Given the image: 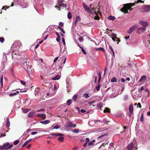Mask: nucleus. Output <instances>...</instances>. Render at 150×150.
<instances>
[{
	"label": "nucleus",
	"instance_id": "f257e3e1",
	"mask_svg": "<svg viewBox=\"0 0 150 150\" xmlns=\"http://www.w3.org/2000/svg\"><path fill=\"white\" fill-rule=\"evenodd\" d=\"M23 59L24 61L23 67L25 69L28 74L30 76V74H31L33 73L34 70L32 69V66L30 64L26 55L24 56Z\"/></svg>",
	"mask_w": 150,
	"mask_h": 150
},
{
	"label": "nucleus",
	"instance_id": "f03ea898",
	"mask_svg": "<svg viewBox=\"0 0 150 150\" xmlns=\"http://www.w3.org/2000/svg\"><path fill=\"white\" fill-rule=\"evenodd\" d=\"M76 125L75 124H73L70 121L66 123L65 126V127L67 129H68L69 127L74 128L76 127Z\"/></svg>",
	"mask_w": 150,
	"mask_h": 150
},
{
	"label": "nucleus",
	"instance_id": "7ed1b4c3",
	"mask_svg": "<svg viewBox=\"0 0 150 150\" xmlns=\"http://www.w3.org/2000/svg\"><path fill=\"white\" fill-rule=\"evenodd\" d=\"M111 35L112 37V38L114 41H117V44H118L119 42H120V39L117 37L116 34L112 33Z\"/></svg>",
	"mask_w": 150,
	"mask_h": 150
},
{
	"label": "nucleus",
	"instance_id": "20e7f679",
	"mask_svg": "<svg viewBox=\"0 0 150 150\" xmlns=\"http://www.w3.org/2000/svg\"><path fill=\"white\" fill-rule=\"evenodd\" d=\"M4 148V149H11L13 147V144L10 145V144L7 142L3 144Z\"/></svg>",
	"mask_w": 150,
	"mask_h": 150
},
{
	"label": "nucleus",
	"instance_id": "39448f33",
	"mask_svg": "<svg viewBox=\"0 0 150 150\" xmlns=\"http://www.w3.org/2000/svg\"><path fill=\"white\" fill-rule=\"evenodd\" d=\"M138 27L137 25H134L130 27L127 31V33H131L132 31L135 29L138 28Z\"/></svg>",
	"mask_w": 150,
	"mask_h": 150
},
{
	"label": "nucleus",
	"instance_id": "423d86ee",
	"mask_svg": "<svg viewBox=\"0 0 150 150\" xmlns=\"http://www.w3.org/2000/svg\"><path fill=\"white\" fill-rule=\"evenodd\" d=\"M83 6L84 9L86 11L90 13H93V12L92 11V10H91L90 8L88 7V6L84 3L83 4Z\"/></svg>",
	"mask_w": 150,
	"mask_h": 150
},
{
	"label": "nucleus",
	"instance_id": "0eeeda50",
	"mask_svg": "<svg viewBox=\"0 0 150 150\" xmlns=\"http://www.w3.org/2000/svg\"><path fill=\"white\" fill-rule=\"evenodd\" d=\"M123 6L120 9V11L122 12H124V13L126 14L128 13L127 8V7H125L124 4L123 5Z\"/></svg>",
	"mask_w": 150,
	"mask_h": 150
},
{
	"label": "nucleus",
	"instance_id": "6e6552de",
	"mask_svg": "<svg viewBox=\"0 0 150 150\" xmlns=\"http://www.w3.org/2000/svg\"><path fill=\"white\" fill-rule=\"evenodd\" d=\"M146 29V28H144L142 27L138 28L137 29V33L138 34H140L142 33Z\"/></svg>",
	"mask_w": 150,
	"mask_h": 150
},
{
	"label": "nucleus",
	"instance_id": "1a4fd4ad",
	"mask_svg": "<svg viewBox=\"0 0 150 150\" xmlns=\"http://www.w3.org/2000/svg\"><path fill=\"white\" fill-rule=\"evenodd\" d=\"M139 23L141 25L145 27H147L149 25L148 23L147 22L143 21L142 20L139 21Z\"/></svg>",
	"mask_w": 150,
	"mask_h": 150
},
{
	"label": "nucleus",
	"instance_id": "9d476101",
	"mask_svg": "<svg viewBox=\"0 0 150 150\" xmlns=\"http://www.w3.org/2000/svg\"><path fill=\"white\" fill-rule=\"evenodd\" d=\"M35 116L40 117L42 119H44L46 118V115L44 114H38L36 115Z\"/></svg>",
	"mask_w": 150,
	"mask_h": 150
},
{
	"label": "nucleus",
	"instance_id": "9b49d317",
	"mask_svg": "<svg viewBox=\"0 0 150 150\" xmlns=\"http://www.w3.org/2000/svg\"><path fill=\"white\" fill-rule=\"evenodd\" d=\"M51 70L50 67L49 66H47V67L44 70L45 73L47 75H48L50 73V71Z\"/></svg>",
	"mask_w": 150,
	"mask_h": 150
},
{
	"label": "nucleus",
	"instance_id": "f8f14e48",
	"mask_svg": "<svg viewBox=\"0 0 150 150\" xmlns=\"http://www.w3.org/2000/svg\"><path fill=\"white\" fill-rule=\"evenodd\" d=\"M144 12L148 11H150V6H145L143 8Z\"/></svg>",
	"mask_w": 150,
	"mask_h": 150
},
{
	"label": "nucleus",
	"instance_id": "ddd939ff",
	"mask_svg": "<svg viewBox=\"0 0 150 150\" xmlns=\"http://www.w3.org/2000/svg\"><path fill=\"white\" fill-rule=\"evenodd\" d=\"M146 79V76L145 75H143L139 80V82H144Z\"/></svg>",
	"mask_w": 150,
	"mask_h": 150
},
{
	"label": "nucleus",
	"instance_id": "4468645a",
	"mask_svg": "<svg viewBox=\"0 0 150 150\" xmlns=\"http://www.w3.org/2000/svg\"><path fill=\"white\" fill-rule=\"evenodd\" d=\"M133 147V144L131 142L128 144L127 146V148L128 150H132Z\"/></svg>",
	"mask_w": 150,
	"mask_h": 150
},
{
	"label": "nucleus",
	"instance_id": "2eb2a0df",
	"mask_svg": "<svg viewBox=\"0 0 150 150\" xmlns=\"http://www.w3.org/2000/svg\"><path fill=\"white\" fill-rule=\"evenodd\" d=\"M35 112V111L31 112H30L28 114V117L30 118H33L34 117V114Z\"/></svg>",
	"mask_w": 150,
	"mask_h": 150
},
{
	"label": "nucleus",
	"instance_id": "dca6fc26",
	"mask_svg": "<svg viewBox=\"0 0 150 150\" xmlns=\"http://www.w3.org/2000/svg\"><path fill=\"white\" fill-rule=\"evenodd\" d=\"M96 76H94L93 77L92 80L91 81V84H93L96 83Z\"/></svg>",
	"mask_w": 150,
	"mask_h": 150
},
{
	"label": "nucleus",
	"instance_id": "f3484780",
	"mask_svg": "<svg viewBox=\"0 0 150 150\" xmlns=\"http://www.w3.org/2000/svg\"><path fill=\"white\" fill-rule=\"evenodd\" d=\"M60 60H61L62 63L64 64L66 62V58L64 56H62L60 58Z\"/></svg>",
	"mask_w": 150,
	"mask_h": 150
},
{
	"label": "nucleus",
	"instance_id": "a211bd4d",
	"mask_svg": "<svg viewBox=\"0 0 150 150\" xmlns=\"http://www.w3.org/2000/svg\"><path fill=\"white\" fill-rule=\"evenodd\" d=\"M40 122L43 124L46 125L50 122V121L49 120H46L44 121H40Z\"/></svg>",
	"mask_w": 150,
	"mask_h": 150
},
{
	"label": "nucleus",
	"instance_id": "6ab92c4d",
	"mask_svg": "<svg viewBox=\"0 0 150 150\" xmlns=\"http://www.w3.org/2000/svg\"><path fill=\"white\" fill-rule=\"evenodd\" d=\"M133 105L132 104H131L129 105V110L131 114L133 112Z\"/></svg>",
	"mask_w": 150,
	"mask_h": 150
},
{
	"label": "nucleus",
	"instance_id": "aec40b11",
	"mask_svg": "<svg viewBox=\"0 0 150 150\" xmlns=\"http://www.w3.org/2000/svg\"><path fill=\"white\" fill-rule=\"evenodd\" d=\"M81 18L79 16H77L76 19L75 25H76V23L81 21Z\"/></svg>",
	"mask_w": 150,
	"mask_h": 150
},
{
	"label": "nucleus",
	"instance_id": "412c9836",
	"mask_svg": "<svg viewBox=\"0 0 150 150\" xmlns=\"http://www.w3.org/2000/svg\"><path fill=\"white\" fill-rule=\"evenodd\" d=\"M125 7H127V9L130 10V11H132L133 8H132V7L130 6V5L127 6V4H124Z\"/></svg>",
	"mask_w": 150,
	"mask_h": 150
},
{
	"label": "nucleus",
	"instance_id": "4be33fe9",
	"mask_svg": "<svg viewBox=\"0 0 150 150\" xmlns=\"http://www.w3.org/2000/svg\"><path fill=\"white\" fill-rule=\"evenodd\" d=\"M10 126V122L9 121V119L8 117L7 118V122L6 123V126L8 127H9Z\"/></svg>",
	"mask_w": 150,
	"mask_h": 150
},
{
	"label": "nucleus",
	"instance_id": "5701e85b",
	"mask_svg": "<svg viewBox=\"0 0 150 150\" xmlns=\"http://www.w3.org/2000/svg\"><path fill=\"white\" fill-rule=\"evenodd\" d=\"M19 93V92L18 91H17L16 92L12 93H10L9 94V96H13L16 95L17 94H18Z\"/></svg>",
	"mask_w": 150,
	"mask_h": 150
},
{
	"label": "nucleus",
	"instance_id": "b1692460",
	"mask_svg": "<svg viewBox=\"0 0 150 150\" xmlns=\"http://www.w3.org/2000/svg\"><path fill=\"white\" fill-rule=\"evenodd\" d=\"M60 77V76L59 75H57L55 77L53 78L52 79V80H58L59 79Z\"/></svg>",
	"mask_w": 150,
	"mask_h": 150
},
{
	"label": "nucleus",
	"instance_id": "393cba45",
	"mask_svg": "<svg viewBox=\"0 0 150 150\" xmlns=\"http://www.w3.org/2000/svg\"><path fill=\"white\" fill-rule=\"evenodd\" d=\"M83 96L87 99L89 98L90 96L88 93H85L83 94Z\"/></svg>",
	"mask_w": 150,
	"mask_h": 150
},
{
	"label": "nucleus",
	"instance_id": "a878e982",
	"mask_svg": "<svg viewBox=\"0 0 150 150\" xmlns=\"http://www.w3.org/2000/svg\"><path fill=\"white\" fill-rule=\"evenodd\" d=\"M104 113L110 112V109L108 108H106L103 111Z\"/></svg>",
	"mask_w": 150,
	"mask_h": 150
},
{
	"label": "nucleus",
	"instance_id": "bb28decb",
	"mask_svg": "<svg viewBox=\"0 0 150 150\" xmlns=\"http://www.w3.org/2000/svg\"><path fill=\"white\" fill-rule=\"evenodd\" d=\"M98 76L99 77L98 83H99L100 80L101 79V72H99L98 74Z\"/></svg>",
	"mask_w": 150,
	"mask_h": 150
},
{
	"label": "nucleus",
	"instance_id": "cd10ccee",
	"mask_svg": "<svg viewBox=\"0 0 150 150\" xmlns=\"http://www.w3.org/2000/svg\"><path fill=\"white\" fill-rule=\"evenodd\" d=\"M127 4V6L130 5V6L132 7L136 5L137 3H135V1L134 2V3H127L126 4Z\"/></svg>",
	"mask_w": 150,
	"mask_h": 150
},
{
	"label": "nucleus",
	"instance_id": "c85d7f7f",
	"mask_svg": "<svg viewBox=\"0 0 150 150\" xmlns=\"http://www.w3.org/2000/svg\"><path fill=\"white\" fill-rule=\"evenodd\" d=\"M51 134L52 136H63V134L61 133H57V134Z\"/></svg>",
	"mask_w": 150,
	"mask_h": 150
},
{
	"label": "nucleus",
	"instance_id": "c756f323",
	"mask_svg": "<svg viewBox=\"0 0 150 150\" xmlns=\"http://www.w3.org/2000/svg\"><path fill=\"white\" fill-rule=\"evenodd\" d=\"M109 49L110 50L112 53V55H113V56L114 57H115L114 52V50H113L112 47L110 45V46H109Z\"/></svg>",
	"mask_w": 150,
	"mask_h": 150
},
{
	"label": "nucleus",
	"instance_id": "7c9ffc66",
	"mask_svg": "<svg viewBox=\"0 0 150 150\" xmlns=\"http://www.w3.org/2000/svg\"><path fill=\"white\" fill-rule=\"evenodd\" d=\"M108 18L109 20L114 21L115 19V16H110L108 17Z\"/></svg>",
	"mask_w": 150,
	"mask_h": 150
},
{
	"label": "nucleus",
	"instance_id": "2f4dec72",
	"mask_svg": "<svg viewBox=\"0 0 150 150\" xmlns=\"http://www.w3.org/2000/svg\"><path fill=\"white\" fill-rule=\"evenodd\" d=\"M30 110V109L26 108L23 110V112L24 113H26L28 112Z\"/></svg>",
	"mask_w": 150,
	"mask_h": 150
},
{
	"label": "nucleus",
	"instance_id": "473e14b6",
	"mask_svg": "<svg viewBox=\"0 0 150 150\" xmlns=\"http://www.w3.org/2000/svg\"><path fill=\"white\" fill-rule=\"evenodd\" d=\"M72 103V101L71 99L68 100H67V105L69 106V105Z\"/></svg>",
	"mask_w": 150,
	"mask_h": 150
},
{
	"label": "nucleus",
	"instance_id": "72a5a7b5",
	"mask_svg": "<svg viewBox=\"0 0 150 150\" xmlns=\"http://www.w3.org/2000/svg\"><path fill=\"white\" fill-rule=\"evenodd\" d=\"M140 120V121L142 122H143L144 121V114L143 113H142L141 114Z\"/></svg>",
	"mask_w": 150,
	"mask_h": 150
},
{
	"label": "nucleus",
	"instance_id": "f704fd0d",
	"mask_svg": "<svg viewBox=\"0 0 150 150\" xmlns=\"http://www.w3.org/2000/svg\"><path fill=\"white\" fill-rule=\"evenodd\" d=\"M58 140L61 142H63L64 139V138L63 137L60 136L58 138Z\"/></svg>",
	"mask_w": 150,
	"mask_h": 150
},
{
	"label": "nucleus",
	"instance_id": "c9c22d12",
	"mask_svg": "<svg viewBox=\"0 0 150 150\" xmlns=\"http://www.w3.org/2000/svg\"><path fill=\"white\" fill-rule=\"evenodd\" d=\"M60 30V31L62 32L63 34H65V31L63 30V29L61 28L60 27L58 26L57 27Z\"/></svg>",
	"mask_w": 150,
	"mask_h": 150
},
{
	"label": "nucleus",
	"instance_id": "e433bc0d",
	"mask_svg": "<svg viewBox=\"0 0 150 150\" xmlns=\"http://www.w3.org/2000/svg\"><path fill=\"white\" fill-rule=\"evenodd\" d=\"M77 97H78L77 95H74L72 98V99H73V100L74 101H75L77 100L76 99H77Z\"/></svg>",
	"mask_w": 150,
	"mask_h": 150
},
{
	"label": "nucleus",
	"instance_id": "4c0bfd02",
	"mask_svg": "<svg viewBox=\"0 0 150 150\" xmlns=\"http://www.w3.org/2000/svg\"><path fill=\"white\" fill-rule=\"evenodd\" d=\"M117 81V78L116 77H114L112 78L111 80V82H116Z\"/></svg>",
	"mask_w": 150,
	"mask_h": 150
},
{
	"label": "nucleus",
	"instance_id": "58836bf2",
	"mask_svg": "<svg viewBox=\"0 0 150 150\" xmlns=\"http://www.w3.org/2000/svg\"><path fill=\"white\" fill-rule=\"evenodd\" d=\"M95 50L96 51H97L98 50H100V51H105L103 47H100V48H96V49Z\"/></svg>",
	"mask_w": 150,
	"mask_h": 150
},
{
	"label": "nucleus",
	"instance_id": "ea45409f",
	"mask_svg": "<svg viewBox=\"0 0 150 150\" xmlns=\"http://www.w3.org/2000/svg\"><path fill=\"white\" fill-rule=\"evenodd\" d=\"M68 18L69 19H70L71 18L72 16L71 14V13L70 12H69L67 14Z\"/></svg>",
	"mask_w": 150,
	"mask_h": 150
},
{
	"label": "nucleus",
	"instance_id": "a19ab883",
	"mask_svg": "<svg viewBox=\"0 0 150 150\" xmlns=\"http://www.w3.org/2000/svg\"><path fill=\"white\" fill-rule=\"evenodd\" d=\"M102 103H100L98 104L97 105V107L99 108H100L102 107Z\"/></svg>",
	"mask_w": 150,
	"mask_h": 150
},
{
	"label": "nucleus",
	"instance_id": "79ce46f5",
	"mask_svg": "<svg viewBox=\"0 0 150 150\" xmlns=\"http://www.w3.org/2000/svg\"><path fill=\"white\" fill-rule=\"evenodd\" d=\"M63 3V1L62 0H58V3L59 5H60Z\"/></svg>",
	"mask_w": 150,
	"mask_h": 150
},
{
	"label": "nucleus",
	"instance_id": "37998d69",
	"mask_svg": "<svg viewBox=\"0 0 150 150\" xmlns=\"http://www.w3.org/2000/svg\"><path fill=\"white\" fill-rule=\"evenodd\" d=\"M19 142V140H16L13 143L15 145H17Z\"/></svg>",
	"mask_w": 150,
	"mask_h": 150
},
{
	"label": "nucleus",
	"instance_id": "c03bdc74",
	"mask_svg": "<svg viewBox=\"0 0 150 150\" xmlns=\"http://www.w3.org/2000/svg\"><path fill=\"white\" fill-rule=\"evenodd\" d=\"M144 91L146 93H147V97H149V92L148 89L146 88L145 90Z\"/></svg>",
	"mask_w": 150,
	"mask_h": 150
},
{
	"label": "nucleus",
	"instance_id": "a18cd8bd",
	"mask_svg": "<svg viewBox=\"0 0 150 150\" xmlns=\"http://www.w3.org/2000/svg\"><path fill=\"white\" fill-rule=\"evenodd\" d=\"M72 132L74 133H78L79 132V129H75L74 130H72Z\"/></svg>",
	"mask_w": 150,
	"mask_h": 150
},
{
	"label": "nucleus",
	"instance_id": "49530a36",
	"mask_svg": "<svg viewBox=\"0 0 150 150\" xmlns=\"http://www.w3.org/2000/svg\"><path fill=\"white\" fill-rule=\"evenodd\" d=\"M81 49L82 52L85 55L86 54V52L85 51V50L82 47H81Z\"/></svg>",
	"mask_w": 150,
	"mask_h": 150
},
{
	"label": "nucleus",
	"instance_id": "de8ad7c7",
	"mask_svg": "<svg viewBox=\"0 0 150 150\" xmlns=\"http://www.w3.org/2000/svg\"><path fill=\"white\" fill-rule=\"evenodd\" d=\"M78 40L80 42H81V41H83V39L82 37L80 36L78 38Z\"/></svg>",
	"mask_w": 150,
	"mask_h": 150
},
{
	"label": "nucleus",
	"instance_id": "09e8293b",
	"mask_svg": "<svg viewBox=\"0 0 150 150\" xmlns=\"http://www.w3.org/2000/svg\"><path fill=\"white\" fill-rule=\"evenodd\" d=\"M60 127L57 124L56 125L54 126L53 128V129H58L60 128Z\"/></svg>",
	"mask_w": 150,
	"mask_h": 150
},
{
	"label": "nucleus",
	"instance_id": "8fccbe9b",
	"mask_svg": "<svg viewBox=\"0 0 150 150\" xmlns=\"http://www.w3.org/2000/svg\"><path fill=\"white\" fill-rule=\"evenodd\" d=\"M128 96L127 95H125L124 96V100H127L128 98Z\"/></svg>",
	"mask_w": 150,
	"mask_h": 150
},
{
	"label": "nucleus",
	"instance_id": "3c124183",
	"mask_svg": "<svg viewBox=\"0 0 150 150\" xmlns=\"http://www.w3.org/2000/svg\"><path fill=\"white\" fill-rule=\"evenodd\" d=\"M95 101H91L89 102H88V103L90 105H91V104H93L95 103Z\"/></svg>",
	"mask_w": 150,
	"mask_h": 150
},
{
	"label": "nucleus",
	"instance_id": "603ef678",
	"mask_svg": "<svg viewBox=\"0 0 150 150\" xmlns=\"http://www.w3.org/2000/svg\"><path fill=\"white\" fill-rule=\"evenodd\" d=\"M4 41V38L1 37L0 38V41L1 42H3Z\"/></svg>",
	"mask_w": 150,
	"mask_h": 150
},
{
	"label": "nucleus",
	"instance_id": "864d4df0",
	"mask_svg": "<svg viewBox=\"0 0 150 150\" xmlns=\"http://www.w3.org/2000/svg\"><path fill=\"white\" fill-rule=\"evenodd\" d=\"M140 2H141L142 3H144V1H142V0H137V1H135V3H136L137 4H138Z\"/></svg>",
	"mask_w": 150,
	"mask_h": 150
},
{
	"label": "nucleus",
	"instance_id": "5fc2aeb1",
	"mask_svg": "<svg viewBox=\"0 0 150 150\" xmlns=\"http://www.w3.org/2000/svg\"><path fill=\"white\" fill-rule=\"evenodd\" d=\"M0 83L1 84H3V77L2 76H1V78Z\"/></svg>",
	"mask_w": 150,
	"mask_h": 150
},
{
	"label": "nucleus",
	"instance_id": "6e6d98bb",
	"mask_svg": "<svg viewBox=\"0 0 150 150\" xmlns=\"http://www.w3.org/2000/svg\"><path fill=\"white\" fill-rule=\"evenodd\" d=\"M44 108H42V109L38 110H37L36 111V112H40L41 111H44Z\"/></svg>",
	"mask_w": 150,
	"mask_h": 150
},
{
	"label": "nucleus",
	"instance_id": "4d7b16f0",
	"mask_svg": "<svg viewBox=\"0 0 150 150\" xmlns=\"http://www.w3.org/2000/svg\"><path fill=\"white\" fill-rule=\"evenodd\" d=\"M100 88V85H98V86L96 87V89L97 91H98L99 90Z\"/></svg>",
	"mask_w": 150,
	"mask_h": 150
},
{
	"label": "nucleus",
	"instance_id": "13d9d810",
	"mask_svg": "<svg viewBox=\"0 0 150 150\" xmlns=\"http://www.w3.org/2000/svg\"><path fill=\"white\" fill-rule=\"evenodd\" d=\"M94 121L95 123L100 122H102V121H101V120H94Z\"/></svg>",
	"mask_w": 150,
	"mask_h": 150
},
{
	"label": "nucleus",
	"instance_id": "bf43d9fd",
	"mask_svg": "<svg viewBox=\"0 0 150 150\" xmlns=\"http://www.w3.org/2000/svg\"><path fill=\"white\" fill-rule=\"evenodd\" d=\"M94 18L95 20H99L100 19L99 17L98 16H96Z\"/></svg>",
	"mask_w": 150,
	"mask_h": 150
},
{
	"label": "nucleus",
	"instance_id": "052dcab7",
	"mask_svg": "<svg viewBox=\"0 0 150 150\" xmlns=\"http://www.w3.org/2000/svg\"><path fill=\"white\" fill-rule=\"evenodd\" d=\"M63 23L62 22H60L59 23V27H62L63 26Z\"/></svg>",
	"mask_w": 150,
	"mask_h": 150
},
{
	"label": "nucleus",
	"instance_id": "680f3d73",
	"mask_svg": "<svg viewBox=\"0 0 150 150\" xmlns=\"http://www.w3.org/2000/svg\"><path fill=\"white\" fill-rule=\"evenodd\" d=\"M94 144V143H93L91 141L89 143H88V145L90 146H91Z\"/></svg>",
	"mask_w": 150,
	"mask_h": 150
},
{
	"label": "nucleus",
	"instance_id": "e2e57ef3",
	"mask_svg": "<svg viewBox=\"0 0 150 150\" xmlns=\"http://www.w3.org/2000/svg\"><path fill=\"white\" fill-rule=\"evenodd\" d=\"M60 6H62V7H66L67 6V5L64 4L62 3V4H61Z\"/></svg>",
	"mask_w": 150,
	"mask_h": 150
},
{
	"label": "nucleus",
	"instance_id": "0e129e2a",
	"mask_svg": "<svg viewBox=\"0 0 150 150\" xmlns=\"http://www.w3.org/2000/svg\"><path fill=\"white\" fill-rule=\"evenodd\" d=\"M144 89V87L143 86H142L140 88H139L138 90L139 92L140 91L142 90H143Z\"/></svg>",
	"mask_w": 150,
	"mask_h": 150
},
{
	"label": "nucleus",
	"instance_id": "69168bd1",
	"mask_svg": "<svg viewBox=\"0 0 150 150\" xmlns=\"http://www.w3.org/2000/svg\"><path fill=\"white\" fill-rule=\"evenodd\" d=\"M86 111L83 109H81L80 110V112H81L82 113H85L86 112Z\"/></svg>",
	"mask_w": 150,
	"mask_h": 150
},
{
	"label": "nucleus",
	"instance_id": "338daca9",
	"mask_svg": "<svg viewBox=\"0 0 150 150\" xmlns=\"http://www.w3.org/2000/svg\"><path fill=\"white\" fill-rule=\"evenodd\" d=\"M17 43L18 44V46H21V45L22 44L21 42L20 41H17Z\"/></svg>",
	"mask_w": 150,
	"mask_h": 150
},
{
	"label": "nucleus",
	"instance_id": "774afa93",
	"mask_svg": "<svg viewBox=\"0 0 150 150\" xmlns=\"http://www.w3.org/2000/svg\"><path fill=\"white\" fill-rule=\"evenodd\" d=\"M102 122H103L105 123H107L108 122H109L108 120H107L106 119H104V120H103V121H102Z\"/></svg>",
	"mask_w": 150,
	"mask_h": 150
}]
</instances>
